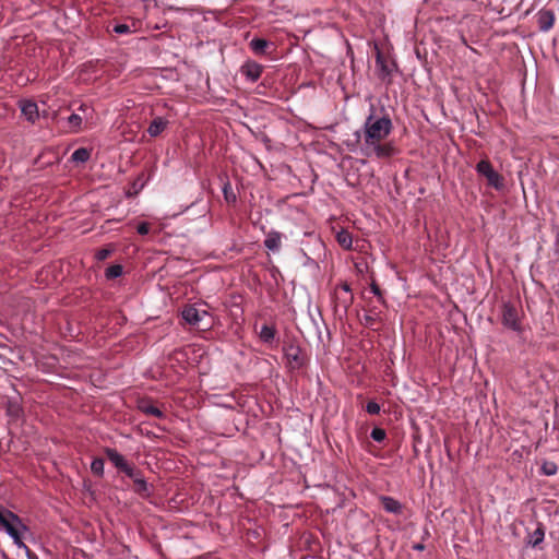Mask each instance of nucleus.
<instances>
[{"instance_id":"f257e3e1","label":"nucleus","mask_w":559,"mask_h":559,"mask_svg":"<svg viewBox=\"0 0 559 559\" xmlns=\"http://www.w3.org/2000/svg\"><path fill=\"white\" fill-rule=\"evenodd\" d=\"M393 124L388 115L376 116L370 114L360 130L355 132L360 143L361 154L366 157L389 158L395 154L393 143L386 138L392 131Z\"/></svg>"},{"instance_id":"f03ea898","label":"nucleus","mask_w":559,"mask_h":559,"mask_svg":"<svg viewBox=\"0 0 559 559\" xmlns=\"http://www.w3.org/2000/svg\"><path fill=\"white\" fill-rule=\"evenodd\" d=\"M0 528L13 539L19 548L25 551L27 557H31V549L22 540V533L27 531V526L16 514L3 507H0Z\"/></svg>"},{"instance_id":"7ed1b4c3","label":"nucleus","mask_w":559,"mask_h":559,"mask_svg":"<svg viewBox=\"0 0 559 559\" xmlns=\"http://www.w3.org/2000/svg\"><path fill=\"white\" fill-rule=\"evenodd\" d=\"M183 321L199 331H209L214 326L215 320L201 305H188L181 311Z\"/></svg>"},{"instance_id":"20e7f679","label":"nucleus","mask_w":559,"mask_h":559,"mask_svg":"<svg viewBox=\"0 0 559 559\" xmlns=\"http://www.w3.org/2000/svg\"><path fill=\"white\" fill-rule=\"evenodd\" d=\"M476 170L487 179L489 186L496 189H500L502 187L501 176L492 168L488 160H480L476 166Z\"/></svg>"},{"instance_id":"39448f33","label":"nucleus","mask_w":559,"mask_h":559,"mask_svg":"<svg viewBox=\"0 0 559 559\" xmlns=\"http://www.w3.org/2000/svg\"><path fill=\"white\" fill-rule=\"evenodd\" d=\"M502 323L506 328L511 329L513 331H521L520 326V319L518 316L516 309L510 305L507 304L503 306L502 309Z\"/></svg>"},{"instance_id":"423d86ee","label":"nucleus","mask_w":559,"mask_h":559,"mask_svg":"<svg viewBox=\"0 0 559 559\" xmlns=\"http://www.w3.org/2000/svg\"><path fill=\"white\" fill-rule=\"evenodd\" d=\"M263 67L254 61H247L240 68V72L250 82H257L262 73Z\"/></svg>"},{"instance_id":"0eeeda50","label":"nucleus","mask_w":559,"mask_h":559,"mask_svg":"<svg viewBox=\"0 0 559 559\" xmlns=\"http://www.w3.org/2000/svg\"><path fill=\"white\" fill-rule=\"evenodd\" d=\"M285 357L292 368H298L301 366L300 348L293 344L285 346Z\"/></svg>"},{"instance_id":"6e6552de","label":"nucleus","mask_w":559,"mask_h":559,"mask_svg":"<svg viewBox=\"0 0 559 559\" xmlns=\"http://www.w3.org/2000/svg\"><path fill=\"white\" fill-rule=\"evenodd\" d=\"M282 234L276 230H271L266 234L264 246L272 252H278L282 246Z\"/></svg>"},{"instance_id":"1a4fd4ad","label":"nucleus","mask_w":559,"mask_h":559,"mask_svg":"<svg viewBox=\"0 0 559 559\" xmlns=\"http://www.w3.org/2000/svg\"><path fill=\"white\" fill-rule=\"evenodd\" d=\"M380 501L382 503V507L383 509L388 512V513H392V514H401L402 511H403V506L402 503L392 498V497H389V496H381L380 497Z\"/></svg>"},{"instance_id":"9d476101","label":"nucleus","mask_w":559,"mask_h":559,"mask_svg":"<svg viewBox=\"0 0 559 559\" xmlns=\"http://www.w3.org/2000/svg\"><path fill=\"white\" fill-rule=\"evenodd\" d=\"M21 111L22 115L26 118V120L31 122H35V120L38 118L37 104L32 100L21 102Z\"/></svg>"},{"instance_id":"9b49d317","label":"nucleus","mask_w":559,"mask_h":559,"mask_svg":"<svg viewBox=\"0 0 559 559\" xmlns=\"http://www.w3.org/2000/svg\"><path fill=\"white\" fill-rule=\"evenodd\" d=\"M168 126V121L163 117H156L152 120L147 128V133L152 138L158 136Z\"/></svg>"},{"instance_id":"f8f14e48","label":"nucleus","mask_w":559,"mask_h":559,"mask_svg":"<svg viewBox=\"0 0 559 559\" xmlns=\"http://www.w3.org/2000/svg\"><path fill=\"white\" fill-rule=\"evenodd\" d=\"M106 455L108 457V460L117 467L119 468L120 471H122L123 468H127V461L126 459L123 457V455H121L118 451H116L115 449H107L106 450Z\"/></svg>"},{"instance_id":"ddd939ff","label":"nucleus","mask_w":559,"mask_h":559,"mask_svg":"<svg viewBox=\"0 0 559 559\" xmlns=\"http://www.w3.org/2000/svg\"><path fill=\"white\" fill-rule=\"evenodd\" d=\"M554 14L550 11H540L538 13V25L542 31H548L554 25Z\"/></svg>"},{"instance_id":"4468645a","label":"nucleus","mask_w":559,"mask_h":559,"mask_svg":"<svg viewBox=\"0 0 559 559\" xmlns=\"http://www.w3.org/2000/svg\"><path fill=\"white\" fill-rule=\"evenodd\" d=\"M334 295H335V300H336L337 307L342 308L344 310V312H346L347 309L353 304V299H354L353 294H344V293H341L340 290H335Z\"/></svg>"},{"instance_id":"2eb2a0df","label":"nucleus","mask_w":559,"mask_h":559,"mask_svg":"<svg viewBox=\"0 0 559 559\" xmlns=\"http://www.w3.org/2000/svg\"><path fill=\"white\" fill-rule=\"evenodd\" d=\"M545 537V527L540 523H536V528L531 535L530 539L526 543L531 544L533 547H537Z\"/></svg>"},{"instance_id":"dca6fc26","label":"nucleus","mask_w":559,"mask_h":559,"mask_svg":"<svg viewBox=\"0 0 559 559\" xmlns=\"http://www.w3.org/2000/svg\"><path fill=\"white\" fill-rule=\"evenodd\" d=\"M90 157L91 153L85 147H80L75 150L71 155V159L75 163H85L90 159Z\"/></svg>"},{"instance_id":"f3484780","label":"nucleus","mask_w":559,"mask_h":559,"mask_svg":"<svg viewBox=\"0 0 559 559\" xmlns=\"http://www.w3.org/2000/svg\"><path fill=\"white\" fill-rule=\"evenodd\" d=\"M275 333H276V331H275V329L273 326L263 325L261 328L259 336H260L262 342L271 343L274 340V337H275Z\"/></svg>"},{"instance_id":"a211bd4d","label":"nucleus","mask_w":559,"mask_h":559,"mask_svg":"<svg viewBox=\"0 0 559 559\" xmlns=\"http://www.w3.org/2000/svg\"><path fill=\"white\" fill-rule=\"evenodd\" d=\"M269 46V41L262 38H253L250 41L251 49L259 55H262L265 52V48Z\"/></svg>"},{"instance_id":"6ab92c4d","label":"nucleus","mask_w":559,"mask_h":559,"mask_svg":"<svg viewBox=\"0 0 559 559\" xmlns=\"http://www.w3.org/2000/svg\"><path fill=\"white\" fill-rule=\"evenodd\" d=\"M139 407L145 414H148V415H152V416H155L158 418L163 416L162 411H159L156 406H154L153 404H151L148 402H141Z\"/></svg>"},{"instance_id":"aec40b11","label":"nucleus","mask_w":559,"mask_h":559,"mask_svg":"<svg viewBox=\"0 0 559 559\" xmlns=\"http://www.w3.org/2000/svg\"><path fill=\"white\" fill-rule=\"evenodd\" d=\"M337 241L345 249H349L353 242L350 234L345 230H342L337 234Z\"/></svg>"},{"instance_id":"412c9836","label":"nucleus","mask_w":559,"mask_h":559,"mask_svg":"<svg viewBox=\"0 0 559 559\" xmlns=\"http://www.w3.org/2000/svg\"><path fill=\"white\" fill-rule=\"evenodd\" d=\"M82 117L78 114H72L68 117V123L73 131H79L82 124Z\"/></svg>"},{"instance_id":"4be33fe9","label":"nucleus","mask_w":559,"mask_h":559,"mask_svg":"<svg viewBox=\"0 0 559 559\" xmlns=\"http://www.w3.org/2000/svg\"><path fill=\"white\" fill-rule=\"evenodd\" d=\"M121 274H122V266L119 264L111 265L106 270V277L109 280L117 278V277L121 276Z\"/></svg>"},{"instance_id":"5701e85b","label":"nucleus","mask_w":559,"mask_h":559,"mask_svg":"<svg viewBox=\"0 0 559 559\" xmlns=\"http://www.w3.org/2000/svg\"><path fill=\"white\" fill-rule=\"evenodd\" d=\"M91 471L95 475L102 476L104 474V461L102 459H94L91 463Z\"/></svg>"},{"instance_id":"b1692460","label":"nucleus","mask_w":559,"mask_h":559,"mask_svg":"<svg viewBox=\"0 0 559 559\" xmlns=\"http://www.w3.org/2000/svg\"><path fill=\"white\" fill-rule=\"evenodd\" d=\"M542 471L545 475H555L557 473V465L552 462H545L542 466Z\"/></svg>"},{"instance_id":"393cba45","label":"nucleus","mask_w":559,"mask_h":559,"mask_svg":"<svg viewBox=\"0 0 559 559\" xmlns=\"http://www.w3.org/2000/svg\"><path fill=\"white\" fill-rule=\"evenodd\" d=\"M371 438L377 441V442H381L385 439V431L382 429V428H373L371 430Z\"/></svg>"},{"instance_id":"a878e982","label":"nucleus","mask_w":559,"mask_h":559,"mask_svg":"<svg viewBox=\"0 0 559 559\" xmlns=\"http://www.w3.org/2000/svg\"><path fill=\"white\" fill-rule=\"evenodd\" d=\"M224 197L227 202H234L236 200V195L231 192L230 183H225L223 188Z\"/></svg>"},{"instance_id":"bb28decb","label":"nucleus","mask_w":559,"mask_h":559,"mask_svg":"<svg viewBox=\"0 0 559 559\" xmlns=\"http://www.w3.org/2000/svg\"><path fill=\"white\" fill-rule=\"evenodd\" d=\"M380 405L374 402V401H370L367 403L366 405V411L370 414V415H377L380 413Z\"/></svg>"},{"instance_id":"cd10ccee","label":"nucleus","mask_w":559,"mask_h":559,"mask_svg":"<svg viewBox=\"0 0 559 559\" xmlns=\"http://www.w3.org/2000/svg\"><path fill=\"white\" fill-rule=\"evenodd\" d=\"M364 320H365V324L367 326L372 328L374 325L376 320H377V313L376 312L367 313V314H365Z\"/></svg>"},{"instance_id":"c85d7f7f","label":"nucleus","mask_w":559,"mask_h":559,"mask_svg":"<svg viewBox=\"0 0 559 559\" xmlns=\"http://www.w3.org/2000/svg\"><path fill=\"white\" fill-rule=\"evenodd\" d=\"M114 32L117 34H129V33H131V28L127 24H117L114 27Z\"/></svg>"},{"instance_id":"c756f323","label":"nucleus","mask_w":559,"mask_h":559,"mask_svg":"<svg viewBox=\"0 0 559 559\" xmlns=\"http://www.w3.org/2000/svg\"><path fill=\"white\" fill-rule=\"evenodd\" d=\"M134 483L136 485L138 491H146L147 490V484L143 478L136 477L134 479Z\"/></svg>"},{"instance_id":"7c9ffc66","label":"nucleus","mask_w":559,"mask_h":559,"mask_svg":"<svg viewBox=\"0 0 559 559\" xmlns=\"http://www.w3.org/2000/svg\"><path fill=\"white\" fill-rule=\"evenodd\" d=\"M136 230H138V233H139L140 235H146V234H148V231H150V225H148V223H145V222L140 223V224L138 225V227H136Z\"/></svg>"},{"instance_id":"2f4dec72","label":"nucleus","mask_w":559,"mask_h":559,"mask_svg":"<svg viewBox=\"0 0 559 559\" xmlns=\"http://www.w3.org/2000/svg\"><path fill=\"white\" fill-rule=\"evenodd\" d=\"M110 252L111 251L109 249H100L96 252V258L99 261L105 260L109 257Z\"/></svg>"},{"instance_id":"473e14b6","label":"nucleus","mask_w":559,"mask_h":559,"mask_svg":"<svg viewBox=\"0 0 559 559\" xmlns=\"http://www.w3.org/2000/svg\"><path fill=\"white\" fill-rule=\"evenodd\" d=\"M122 472L126 473L133 480L138 477L135 469L132 466H130L129 464L127 465V468L122 469Z\"/></svg>"},{"instance_id":"72a5a7b5","label":"nucleus","mask_w":559,"mask_h":559,"mask_svg":"<svg viewBox=\"0 0 559 559\" xmlns=\"http://www.w3.org/2000/svg\"><path fill=\"white\" fill-rule=\"evenodd\" d=\"M335 290H340L344 294H352V289L347 283H342Z\"/></svg>"},{"instance_id":"f704fd0d","label":"nucleus","mask_w":559,"mask_h":559,"mask_svg":"<svg viewBox=\"0 0 559 559\" xmlns=\"http://www.w3.org/2000/svg\"><path fill=\"white\" fill-rule=\"evenodd\" d=\"M370 289H371V292H372L377 297H379V299H381V298H382V296H381V292H380V288H379V286H378L376 283H372V284L370 285Z\"/></svg>"},{"instance_id":"c9c22d12","label":"nucleus","mask_w":559,"mask_h":559,"mask_svg":"<svg viewBox=\"0 0 559 559\" xmlns=\"http://www.w3.org/2000/svg\"><path fill=\"white\" fill-rule=\"evenodd\" d=\"M90 109H91V108H90L87 105H85V104H82V105L80 106V108H79V110L83 111L85 115H86V112H87Z\"/></svg>"},{"instance_id":"e433bc0d","label":"nucleus","mask_w":559,"mask_h":559,"mask_svg":"<svg viewBox=\"0 0 559 559\" xmlns=\"http://www.w3.org/2000/svg\"><path fill=\"white\" fill-rule=\"evenodd\" d=\"M414 549H416V550H423V549H424V545H421V544H417V545H415V546H414Z\"/></svg>"},{"instance_id":"4c0bfd02","label":"nucleus","mask_w":559,"mask_h":559,"mask_svg":"<svg viewBox=\"0 0 559 559\" xmlns=\"http://www.w3.org/2000/svg\"><path fill=\"white\" fill-rule=\"evenodd\" d=\"M28 559H37V557L31 551V557Z\"/></svg>"}]
</instances>
